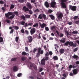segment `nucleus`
I'll use <instances>...</instances> for the list:
<instances>
[{
  "instance_id": "nucleus-1",
  "label": "nucleus",
  "mask_w": 79,
  "mask_h": 79,
  "mask_svg": "<svg viewBox=\"0 0 79 79\" xmlns=\"http://www.w3.org/2000/svg\"><path fill=\"white\" fill-rule=\"evenodd\" d=\"M16 15L18 16V12L17 11H15L13 13L12 12H9L7 13H6L5 15L6 17L8 18V19H12L14 18L15 15Z\"/></svg>"
},
{
  "instance_id": "nucleus-2",
  "label": "nucleus",
  "mask_w": 79,
  "mask_h": 79,
  "mask_svg": "<svg viewBox=\"0 0 79 79\" xmlns=\"http://www.w3.org/2000/svg\"><path fill=\"white\" fill-rule=\"evenodd\" d=\"M23 10L24 12L29 11V14L31 15H32L33 14V12L32 11V10H29L28 8L26 7V6H24L23 7Z\"/></svg>"
},
{
  "instance_id": "nucleus-3",
  "label": "nucleus",
  "mask_w": 79,
  "mask_h": 79,
  "mask_svg": "<svg viewBox=\"0 0 79 79\" xmlns=\"http://www.w3.org/2000/svg\"><path fill=\"white\" fill-rule=\"evenodd\" d=\"M57 19L58 20H60L62 19L63 16V13L61 12L57 13Z\"/></svg>"
},
{
  "instance_id": "nucleus-4",
  "label": "nucleus",
  "mask_w": 79,
  "mask_h": 79,
  "mask_svg": "<svg viewBox=\"0 0 79 79\" xmlns=\"http://www.w3.org/2000/svg\"><path fill=\"white\" fill-rule=\"evenodd\" d=\"M77 8L76 6H72L71 5L69 6V8L70 10H71L73 11H76L77 9Z\"/></svg>"
},
{
  "instance_id": "nucleus-5",
  "label": "nucleus",
  "mask_w": 79,
  "mask_h": 79,
  "mask_svg": "<svg viewBox=\"0 0 79 79\" xmlns=\"http://www.w3.org/2000/svg\"><path fill=\"white\" fill-rule=\"evenodd\" d=\"M38 53H39L41 55L43 54L44 53L43 50H42V48H38Z\"/></svg>"
},
{
  "instance_id": "nucleus-6",
  "label": "nucleus",
  "mask_w": 79,
  "mask_h": 79,
  "mask_svg": "<svg viewBox=\"0 0 79 79\" xmlns=\"http://www.w3.org/2000/svg\"><path fill=\"white\" fill-rule=\"evenodd\" d=\"M60 4L61 6L63 8H67V6H66L65 2H61Z\"/></svg>"
},
{
  "instance_id": "nucleus-7",
  "label": "nucleus",
  "mask_w": 79,
  "mask_h": 79,
  "mask_svg": "<svg viewBox=\"0 0 79 79\" xmlns=\"http://www.w3.org/2000/svg\"><path fill=\"white\" fill-rule=\"evenodd\" d=\"M56 2H52L51 3V7L52 8H54L56 6Z\"/></svg>"
},
{
  "instance_id": "nucleus-8",
  "label": "nucleus",
  "mask_w": 79,
  "mask_h": 79,
  "mask_svg": "<svg viewBox=\"0 0 79 79\" xmlns=\"http://www.w3.org/2000/svg\"><path fill=\"white\" fill-rule=\"evenodd\" d=\"M27 39L30 43L32 42L33 40V38L31 36H29L27 37Z\"/></svg>"
},
{
  "instance_id": "nucleus-9",
  "label": "nucleus",
  "mask_w": 79,
  "mask_h": 79,
  "mask_svg": "<svg viewBox=\"0 0 79 79\" xmlns=\"http://www.w3.org/2000/svg\"><path fill=\"white\" fill-rule=\"evenodd\" d=\"M36 29L34 27H33L32 29H31L30 31L31 34V35L34 34L35 33V32Z\"/></svg>"
},
{
  "instance_id": "nucleus-10",
  "label": "nucleus",
  "mask_w": 79,
  "mask_h": 79,
  "mask_svg": "<svg viewBox=\"0 0 79 79\" xmlns=\"http://www.w3.org/2000/svg\"><path fill=\"white\" fill-rule=\"evenodd\" d=\"M45 59L43 58L41 60V64L42 66H44L45 64Z\"/></svg>"
},
{
  "instance_id": "nucleus-11",
  "label": "nucleus",
  "mask_w": 79,
  "mask_h": 79,
  "mask_svg": "<svg viewBox=\"0 0 79 79\" xmlns=\"http://www.w3.org/2000/svg\"><path fill=\"white\" fill-rule=\"evenodd\" d=\"M40 27L41 28H42L44 29V27L47 26V25L45 23H43L42 24H41V23L40 24Z\"/></svg>"
},
{
  "instance_id": "nucleus-12",
  "label": "nucleus",
  "mask_w": 79,
  "mask_h": 79,
  "mask_svg": "<svg viewBox=\"0 0 79 79\" xmlns=\"http://www.w3.org/2000/svg\"><path fill=\"white\" fill-rule=\"evenodd\" d=\"M26 6L30 10L32 9V5H31V4L29 3H27L26 4Z\"/></svg>"
},
{
  "instance_id": "nucleus-13",
  "label": "nucleus",
  "mask_w": 79,
  "mask_h": 79,
  "mask_svg": "<svg viewBox=\"0 0 79 79\" xmlns=\"http://www.w3.org/2000/svg\"><path fill=\"white\" fill-rule=\"evenodd\" d=\"M72 57L73 58V59H76V60H78L79 58V56L75 54H74V56H72Z\"/></svg>"
},
{
  "instance_id": "nucleus-14",
  "label": "nucleus",
  "mask_w": 79,
  "mask_h": 79,
  "mask_svg": "<svg viewBox=\"0 0 79 79\" xmlns=\"http://www.w3.org/2000/svg\"><path fill=\"white\" fill-rule=\"evenodd\" d=\"M56 26H52L51 28V30L52 31H55L56 30Z\"/></svg>"
},
{
  "instance_id": "nucleus-15",
  "label": "nucleus",
  "mask_w": 79,
  "mask_h": 79,
  "mask_svg": "<svg viewBox=\"0 0 79 79\" xmlns=\"http://www.w3.org/2000/svg\"><path fill=\"white\" fill-rule=\"evenodd\" d=\"M72 71H73V73L74 75H76L77 73V69H74L72 70Z\"/></svg>"
},
{
  "instance_id": "nucleus-16",
  "label": "nucleus",
  "mask_w": 79,
  "mask_h": 79,
  "mask_svg": "<svg viewBox=\"0 0 79 79\" xmlns=\"http://www.w3.org/2000/svg\"><path fill=\"white\" fill-rule=\"evenodd\" d=\"M65 50L63 48H61L60 50H59V52L61 54H63Z\"/></svg>"
},
{
  "instance_id": "nucleus-17",
  "label": "nucleus",
  "mask_w": 79,
  "mask_h": 79,
  "mask_svg": "<svg viewBox=\"0 0 79 79\" xmlns=\"http://www.w3.org/2000/svg\"><path fill=\"white\" fill-rule=\"evenodd\" d=\"M49 3H48L47 1H46L44 3V5H45L46 7L47 8H48L49 7Z\"/></svg>"
},
{
  "instance_id": "nucleus-18",
  "label": "nucleus",
  "mask_w": 79,
  "mask_h": 79,
  "mask_svg": "<svg viewBox=\"0 0 79 79\" xmlns=\"http://www.w3.org/2000/svg\"><path fill=\"white\" fill-rule=\"evenodd\" d=\"M66 41L65 38H62V39L60 40V41L61 43H65Z\"/></svg>"
},
{
  "instance_id": "nucleus-19",
  "label": "nucleus",
  "mask_w": 79,
  "mask_h": 79,
  "mask_svg": "<svg viewBox=\"0 0 79 79\" xmlns=\"http://www.w3.org/2000/svg\"><path fill=\"white\" fill-rule=\"evenodd\" d=\"M13 71L14 72H16L17 71V67L16 65H15L13 67Z\"/></svg>"
},
{
  "instance_id": "nucleus-20",
  "label": "nucleus",
  "mask_w": 79,
  "mask_h": 79,
  "mask_svg": "<svg viewBox=\"0 0 79 79\" xmlns=\"http://www.w3.org/2000/svg\"><path fill=\"white\" fill-rule=\"evenodd\" d=\"M52 59L55 60H58V58L57 56H54Z\"/></svg>"
},
{
  "instance_id": "nucleus-21",
  "label": "nucleus",
  "mask_w": 79,
  "mask_h": 79,
  "mask_svg": "<svg viewBox=\"0 0 79 79\" xmlns=\"http://www.w3.org/2000/svg\"><path fill=\"white\" fill-rule=\"evenodd\" d=\"M27 59V57L23 56L21 58V60L23 61H24L25 60H26Z\"/></svg>"
},
{
  "instance_id": "nucleus-22",
  "label": "nucleus",
  "mask_w": 79,
  "mask_h": 79,
  "mask_svg": "<svg viewBox=\"0 0 79 79\" xmlns=\"http://www.w3.org/2000/svg\"><path fill=\"white\" fill-rule=\"evenodd\" d=\"M49 16L50 17H51V18L52 20H54L55 19L54 16H53V15H49Z\"/></svg>"
},
{
  "instance_id": "nucleus-23",
  "label": "nucleus",
  "mask_w": 79,
  "mask_h": 79,
  "mask_svg": "<svg viewBox=\"0 0 79 79\" xmlns=\"http://www.w3.org/2000/svg\"><path fill=\"white\" fill-rule=\"evenodd\" d=\"M25 23V22L24 21H22L21 22H19V25L20 24L21 25H24Z\"/></svg>"
},
{
  "instance_id": "nucleus-24",
  "label": "nucleus",
  "mask_w": 79,
  "mask_h": 79,
  "mask_svg": "<svg viewBox=\"0 0 79 79\" xmlns=\"http://www.w3.org/2000/svg\"><path fill=\"white\" fill-rule=\"evenodd\" d=\"M25 17L26 19H29L30 18L31 15H25Z\"/></svg>"
},
{
  "instance_id": "nucleus-25",
  "label": "nucleus",
  "mask_w": 79,
  "mask_h": 79,
  "mask_svg": "<svg viewBox=\"0 0 79 79\" xmlns=\"http://www.w3.org/2000/svg\"><path fill=\"white\" fill-rule=\"evenodd\" d=\"M21 18L24 21L26 20V18L24 15H22L21 16Z\"/></svg>"
},
{
  "instance_id": "nucleus-26",
  "label": "nucleus",
  "mask_w": 79,
  "mask_h": 79,
  "mask_svg": "<svg viewBox=\"0 0 79 79\" xmlns=\"http://www.w3.org/2000/svg\"><path fill=\"white\" fill-rule=\"evenodd\" d=\"M73 19L74 20H76L77 19V20H79V16H75L73 17Z\"/></svg>"
},
{
  "instance_id": "nucleus-27",
  "label": "nucleus",
  "mask_w": 79,
  "mask_h": 79,
  "mask_svg": "<svg viewBox=\"0 0 79 79\" xmlns=\"http://www.w3.org/2000/svg\"><path fill=\"white\" fill-rule=\"evenodd\" d=\"M69 41H67L64 44V46H68L69 45Z\"/></svg>"
},
{
  "instance_id": "nucleus-28",
  "label": "nucleus",
  "mask_w": 79,
  "mask_h": 79,
  "mask_svg": "<svg viewBox=\"0 0 79 79\" xmlns=\"http://www.w3.org/2000/svg\"><path fill=\"white\" fill-rule=\"evenodd\" d=\"M15 7V5L14 4H11L10 5V10H12Z\"/></svg>"
},
{
  "instance_id": "nucleus-29",
  "label": "nucleus",
  "mask_w": 79,
  "mask_h": 79,
  "mask_svg": "<svg viewBox=\"0 0 79 79\" xmlns=\"http://www.w3.org/2000/svg\"><path fill=\"white\" fill-rule=\"evenodd\" d=\"M17 59V57L16 58H11V61H16V60Z\"/></svg>"
},
{
  "instance_id": "nucleus-30",
  "label": "nucleus",
  "mask_w": 79,
  "mask_h": 79,
  "mask_svg": "<svg viewBox=\"0 0 79 79\" xmlns=\"http://www.w3.org/2000/svg\"><path fill=\"white\" fill-rule=\"evenodd\" d=\"M43 18L42 15V14H40L39 15V17L38 18V19H42Z\"/></svg>"
},
{
  "instance_id": "nucleus-31",
  "label": "nucleus",
  "mask_w": 79,
  "mask_h": 79,
  "mask_svg": "<svg viewBox=\"0 0 79 79\" xmlns=\"http://www.w3.org/2000/svg\"><path fill=\"white\" fill-rule=\"evenodd\" d=\"M73 68V65L70 64L69 65V70L70 71L71 70V69Z\"/></svg>"
},
{
  "instance_id": "nucleus-32",
  "label": "nucleus",
  "mask_w": 79,
  "mask_h": 79,
  "mask_svg": "<svg viewBox=\"0 0 79 79\" xmlns=\"http://www.w3.org/2000/svg\"><path fill=\"white\" fill-rule=\"evenodd\" d=\"M22 54L23 56H26L27 55V53L25 52H22Z\"/></svg>"
},
{
  "instance_id": "nucleus-33",
  "label": "nucleus",
  "mask_w": 79,
  "mask_h": 79,
  "mask_svg": "<svg viewBox=\"0 0 79 79\" xmlns=\"http://www.w3.org/2000/svg\"><path fill=\"white\" fill-rule=\"evenodd\" d=\"M74 44L73 43V42H69V45L70 46H72L73 45V44Z\"/></svg>"
},
{
  "instance_id": "nucleus-34",
  "label": "nucleus",
  "mask_w": 79,
  "mask_h": 79,
  "mask_svg": "<svg viewBox=\"0 0 79 79\" xmlns=\"http://www.w3.org/2000/svg\"><path fill=\"white\" fill-rule=\"evenodd\" d=\"M25 0H19L18 2L20 3H23L24 2Z\"/></svg>"
},
{
  "instance_id": "nucleus-35",
  "label": "nucleus",
  "mask_w": 79,
  "mask_h": 79,
  "mask_svg": "<svg viewBox=\"0 0 79 79\" xmlns=\"http://www.w3.org/2000/svg\"><path fill=\"white\" fill-rule=\"evenodd\" d=\"M19 38L18 37H16V38H15V40L16 42H18Z\"/></svg>"
},
{
  "instance_id": "nucleus-36",
  "label": "nucleus",
  "mask_w": 79,
  "mask_h": 79,
  "mask_svg": "<svg viewBox=\"0 0 79 79\" xmlns=\"http://www.w3.org/2000/svg\"><path fill=\"white\" fill-rule=\"evenodd\" d=\"M59 36L60 37H62L64 36V34L62 33H60V35L59 34Z\"/></svg>"
},
{
  "instance_id": "nucleus-37",
  "label": "nucleus",
  "mask_w": 79,
  "mask_h": 79,
  "mask_svg": "<svg viewBox=\"0 0 79 79\" xmlns=\"http://www.w3.org/2000/svg\"><path fill=\"white\" fill-rule=\"evenodd\" d=\"M3 42V39L2 37H0V42L2 43Z\"/></svg>"
},
{
  "instance_id": "nucleus-38",
  "label": "nucleus",
  "mask_w": 79,
  "mask_h": 79,
  "mask_svg": "<svg viewBox=\"0 0 79 79\" xmlns=\"http://www.w3.org/2000/svg\"><path fill=\"white\" fill-rule=\"evenodd\" d=\"M40 54L39 53H37L36 55V57L37 58H38L39 57H40Z\"/></svg>"
},
{
  "instance_id": "nucleus-39",
  "label": "nucleus",
  "mask_w": 79,
  "mask_h": 79,
  "mask_svg": "<svg viewBox=\"0 0 79 79\" xmlns=\"http://www.w3.org/2000/svg\"><path fill=\"white\" fill-rule=\"evenodd\" d=\"M19 29V27L17 26H15L14 29L16 30H18Z\"/></svg>"
},
{
  "instance_id": "nucleus-40",
  "label": "nucleus",
  "mask_w": 79,
  "mask_h": 79,
  "mask_svg": "<svg viewBox=\"0 0 79 79\" xmlns=\"http://www.w3.org/2000/svg\"><path fill=\"white\" fill-rule=\"evenodd\" d=\"M49 59V57L48 56H46L45 59H44V60H45H45L47 61Z\"/></svg>"
},
{
  "instance_id": "nucleus-41",
  "label": "nucleus",
  "mask_w": 79,
  "mask_h": 79,
  "mask_svg": "<svg viewBox=\"0 0 79 79\" xmlns=\"http://www.w3.org/2000/svg\"><path fill=\"white\" fill-rule=\"evenodd\" d=\"M33 27H38V23H36V24H35L33 26Z\"/></svg>"
},
{
  "instance_id": "nucleus-42",
  "label": "nucleus",
  "mask_w": 79,
  "mask_h": 79,
  "mask_svg": "<svg viewBox=\"0 0 79 79\" xmlns=\"http://www.w3.org/2000/svg\"><path fill=\"white\" fill-rule=\"evenodd\" d=\"M45 29L46 31H49V28L48 27H45Z\"/></svg>"
},
{
  "instance_id": "nucleus-43",
  "label": "nucleus",
  "mask_w": 79,
  "mask_h": 79,
  "mask_svg": "<svg viewBox=\"0 0 79 79\" xmlns=\"http://www.w3.org/2000/svg\"><path fill=\"white\" fill-rule=\"evenodd\" d=\"M78 33V31H73V32H72V34H77Z\"/></svg>"
},
{
  "instance_id": "nucleus-44",
  "label": "nucleus",
  "mask_w": 79,
  "mask_h": 79,
  "mask_svg": "<svg viewBox=\"0 0 79 79\" xmlns=\"http://www.w3.org/2000/svg\"><path fill=\"white\" fill-rule=\"evenodd\" d=\"M42 16H43V17L44 19H45L46 18V16L45 15H44V14L42 15Z\"/></svg>"
},
{
  "instance_id": "nucleus-45",
  "label": "nucleus",
  "mask_w": 79,
  "mask_h": 79,
  "mask_svg": "<svg viewBox=\"0 0 79 79\" xmlns=\"http://www.w3.org/2000/svg\"><path fill=\"white\" fill-rule=\"evenodd\" d=\"M2 9L3 10L2 12H3V13H4L5 11V8L4 7H2Z\"/></svg>"
},
{
  "instance_id": "nucleus-46",
  "label": "nucleus",
  "mask_w": 79,
  "mask_h": 79,
  "mask_svg": "<svg viewBox=\"0 0 79 79\" xmlns=\"http://www.w3.org/2000/svg\"><path fill=\"white\" fill-rule=\"evenodd\" d=\"M78 48H75V49H74L73 51L74 52H75L76 51H77L78 49Z\"/></svg>"
},
{
  "instance_id": "nucleus-47",
  "label": "nucleus",
  "mask_w": 79,
  "mask_h": 79,
  "mask_svg": "<svg viewBox=\"0 0 79 79\" xmlns=\"http://www.w3.org/2000/svg\"><path fill=\"white\" fill-rule=\"evenodd\" d=\"M14 31V29H11V30L10 31V33L11 34H12L13 33Z\"/></svg>"
},
{
  "instance_id": "nucleus-48",
  "label": "nucleus",
  "mask_w": 79,
  "mask_h": 79,
  "mask_svg": "<svg viewBox=\"0 0 79 79\" xmlns=\"http://www.w3.org/2000/svg\"><path fill=\"white\" fill-rule=\"evenodd\" d=\"M4 3V2L2 0H0V4H3Z\"/></svg>"
},
{
  "instance_id": "nucleus-49",
  "label": "nucleus",
  "mask_w": 79,
  "mask_h": 79,
  "mask_svg": "<svg viewBox=\"0 0 79 79\" xmlns=\"http://www.w3.org/2000/svg\"><path fill=\"white\" fill-rule=\"evenodd\" d=\"M68 0H60L61 2H65Z\"/></svg>"
},
{
  "instance_id": "nucleus-50",
  "label": "nucleus",
  "mask_w": 79,
  "mask_h": 79,
  "mask_svg": "<svg viewBox=\"0 0 79 79\" xmlns=\"http://www.w3.org/2000/svg\"><path fill=\"white\" fill-rule=\"evenodd\" d=\"M75 23H76V24H78L79 23V20L75 21Z\"/></svg>"
},
{
  "instance_id": "nucleus-51",
  "label": "nucleus",
  "mask_w": 79,
  "mask_h": 79,
  "mask_svg": "<svg viewBox=\"0 0 79 79\" xmlns=\"http://www.w3.org/2000/svg\"><path fill=\"white\" fill-rule=\"evenodd\" d=\"M21 32L22 33H24V30L23 29H22L21 30Z\"/></svg>"
},
{
  "instance_id": "nucleus-52",
  "label": "nucleus",
  "mask_w": 79,
  "mask_h": 79,
  "mask_svg": "<svg viewBox=\"0 0 79 79\" xmlns=\"http://www.w3.org/2000/svg\"><path fill=\"white\" fill-rule=\"evenodd\" d=\"M43 71V69L42 68H40L39 69V72H41Z\"/></svg>"
},
{
  "instance_id": "nucleus-53",
  "label": "nucleus",
  "mask_w": 79,
  "mask_h": 79,
  "mask_svg": "<svg viewBox=\"0 0 79 79\" xmlns=\"http://www.w3.org/2000/svg\"><path fill=\"white\" fill-rule=\"evenodd\" d=\"M45 56H49V54L48 52H46V53L45 54Z\"/></svg>"
},
{
  "instance_id": "nucleus-54",
  "label": "nucleus",
  "mask_w": 79,
  "mask_h": 79,
  "mask_svg": "<svg viewBox=\"0 0 79 79\" xmlns=\"http://www.w3.org/2000/svg\"><path fill=\"white\" fill-rule=\"evenodd\" d=\"M53 54V53L52 51H49V54L50 56H52Z\"/></svg>"
},
{
  "instance_id": "nucleus-55",
  "label": "nucleus",
  "mask_w": 79,
  "mask_h": 79,
  "mask_svg": "<svg viewBox=\"0 0 79 79\" xmlns=\"http://www.w3.org/2000/svg\"><path fill=\"white\" fill-rule=\"evenodd\" d=\"M33 25V23H29L28 24V25L30 26H32Z\"/></svg>"
},
{
  "instance_id": "nucleus-56",
  "label": "nucleus",
  "mask_w": 79,
  "mask_h": 79,
  "mask_svg": "<svg viewBox=\"0 0 79 79\" xmlns=\"http://www.w3.org/2000/svg\"><path fill=\"white\" fill-rule=\"evenodd\" d=\"M77 45V44L76 43L73 44V45H72V46H73V47H76Z\"/></svg>"
},
{
  "instance_id": "nucleus-57",
  "label": "nucleus",
  "mask_w": 79,
  "mask_h": 79,
  "mask_svg": "<svg viewBox=\"0 0 79 79\" xmlns=\"http://www.w3.org/2000/svg\"><path fill=\"white\" fill-rule=\"evenodd\" d=\"M29 51L28 48L27 47H25V51L27 52Z\"/></svg>"
},
{
  "instance_id": "nucleus-58",
  "label": "nucleus",
  "mask_w": 79,
  "mask_h": 79,
  "mask_svg": "<svg viewBox=\"0 0 79 79\" xmlns=\"http://www.w3.org/2000/svg\"><path fill=\"white\" fill-rule=\"evenodd\" d=\"M37 51V49L36 48H34V50H33V52L35 53Z\"/></svg>"
},
{
  "instance_id": "nucleus-59",
  "label": "nucleus",
  "mask_w": 79,
  "mask_h": 79,
  "mask_svg": "<svg viewBox=\"0 0 79 79\" xmlns=\"http://www.w3.org/2000/svg\"><path fill=\"white\" fill-rule=\"evenodd\" d=\"M69 75H70V76H72V77H73V76H74V74H73V73H70Z\"/></svg>"
},
{
  "instance_id": "nucleus-60",
  "label": "nucleus",
  "mask_w": 79,
  "mask_h": 79,
  "mask_svg": "<svg viewBox=\"0 0 79 79\" xmlns=\"http://www.w3.org/2000/svg\"><path fill=\"white\" fill-rule=\"evenodd\" d=\"M52 10H48V12H49L50 13H52Z\"/></svg>"
},
{
  "instance_id": "nucleus-61",
  "label": "nucleus",
  "mask_w": 79,
  "mask_h": 79,
  "mask_svg": "<svg viewBox=\"0 0 79 79\" xmlns=\"http://www.w3.org/2000/svg\"><path fill=\"white\" fill-rule=\"evenodd\" d=\"M22 75V73H19L18 74V77H21Z\"/></svg>"
},
{
  "instance_id": "nucleus-62",
  "label": "nucleus",
  "mask_w": 79,
  "mask_h": 79,
  "mask_svg": "<svg viewBox=\"0 0 79 79\" xmlns=\"http://www.w3.org/2000/svg\"><path fill=\"white\" fill-rule=\"evenodd\" d=\"M39 12V10L38 9L35 10V12Z\"/></svg>"
},
{
  "instance_id": "nucleus-63",
  "label": "nucleus",
  "mask_w": 79,
  "mask_h": 79,
  "mask_svg": "<svg viewBox=\"0 0 79 79\" xmlns=\"http://www.w3.org/2000/svg\"><path fill=\"white\" fill-rule=\"evenodd\" d=\"M30 78L31 79H34V77L33 76H30Z\"/></svg>"
},
{
  "instance_id": "nucleus-64",
  "label": "nucleus",
  "mask_w": 79,
  "mask_h": 79,
  "mask_svg": "<svg viewBox=\"0 0 79 79\" xmlns=\"http://www.w3.org/2000/svg\"><path fill=\"white\" fill-rule=\"evenodd\" d=\"M76 64H79V61H78L76 62L75 63Z\"/></svg>"
}]
</instances>
